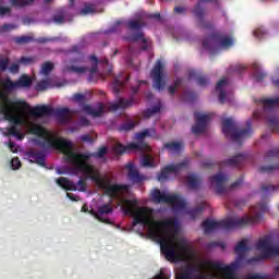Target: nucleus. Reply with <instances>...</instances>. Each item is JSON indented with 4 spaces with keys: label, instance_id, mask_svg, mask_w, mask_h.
Here are the masks:
<instances>
[{
    "label": "nucleus",
    "instance_id": "obj_1",
    "mask_svg": "<svg viewBox=\"0 0 279 279\" xmlns=\"http://www.w3.org/2000/svg\"><path fill=\"white\" fill-rule=\"evenodd\" d=\"M29 134L38 136L34 140L35 145L44 147L45 149H56L61 151L65 157L66 162H70L75 171H81L85 175H88L92 182L105 191V194L110 199H119V193L121 191H130L128 184H112L109 178H102L94 166H90L88 161L90 158H104L108 154V147L101 146L96 153H75L73 151V142L64 137H59L53 132L43 128L40 124L34 122L27 123Z\"/></svg>",
    "mask_w": 279,
    "mask_h": 279
},
{
    "label": "nucleus",
    "instance_id": "obj_2",
    "mask_svg": "<svg viewBox=\"0 0 279 279\" xmlns=\"http://www.w3.org/2000/svg\"><path fill=\"white\" fill-rule=\"evenodd\" d=\"M137 206V199H128L122 210L124 215L133 218V228H136L140 223L144 228H148V236L159 243L163 256L170 263H175V217L156 221L151 208Z\"/></svg>",
    "mask_w": 279,
    "mask_h": 279
},
{
    "label": "nucleus",
    "instance_id": "obj_3",
    "mask_svg": "<svg viewBox=\"0 0 279 279\" xmlns=\"http://www.w3.org/2000/svg\"><path fill=\"white\" fill-rule=\"evenodd\" d=\"M194 260L195 250L187 239L180 238V220L175 218V263L186 264L180 279H214L211 275L204 272V269H213L206 265L213 260H203L202 265L193 264Z\"/></svg>",
    "mask_w": 279,
    "mask_h": 279
},
{
    "label": "nucleus",
    "instance_id": "obj_4",
    "mask_svg": "<svg viewBox=\"0 0 279 279\" xmlns=\"http://www.w3.org/2000/svg\"><path fill=\"white\" fill-rule=\"evenodd\" d=\"M0 110L4 114L5 121L12 122V126L9 128V136H15L17 141H23L25 134L21 132L19 125H23V119L19 118L21 112L28 110V114L34 108L29 106L25 100H12L0 89Z\"/></svg>",
    "mask_w": 279,
    "mask_h": 279
},
{
    "label": "nucleus",
    "instance_id": "obj_5",
    "mask_svg": "<svg viewBox=\"0 0 279 279\" xmlns=\"http://www.w3.org/2000/svg\"><path fill=\"white\" fill-rule=\"evenodd\" d=\"M267 210L268 208L266 203H258L255 206V216L227 218L220 221L206 219L203 221L202 228L205 234H210V232H215V230H234L236 228H245V226H252V223L260 221V215H263V213H267Z\"/></svg>",
    "mask_w": 279,
    "mask_h": 279
},
{
    "label": "nucleus",
    "instance_id": "obj_6",
    "mask_svg": "<svg viewBox=\"0 0 279 279\" xmlns=\"http://www.w3.org/2000/svg\"><path fill=\"white\" fill-rule=\"evenodd\" d=\"M69 53H77V57L70 60V63H65L63 71L66 73H76L77 75H83V73L95 74L98 70L99 59L97 56L92 54L89 59L94 61V64L92 68L84 66V65H76V64H84L85 58L84 53L80 51V46H72L71 50H69Z\"/></svg>",
    "mask_w": 279,
    "mask_h": 279
},
{
    "label": "nucleus",
    "instance_id": "obj_7",
    "mask_svg": "<svg viewBox=\"0 0 279 279\" xmlns=\"http://www.w3.org/2000/svg\"><path fill=\"white\" fill-rule=\"evenodd\" d=\"M76 113L77 111L71 110L66 107L53 109L46 105L36 106L29 111V116L35 117L36 119L53 116L58 119L59 123H71V121H73V116Z\"/></svg>",
    "mask_w": 279,
    "mask_h": 279
},
{
    "label": "nucleus",
    "instance_id": "obj_8",
    "mask_svg": "<svg viewBox=\"0 0 279 279\" xmlns=\"http://www.w3.org/2000/svg\"><path fill=\"white\" fill-rule=\"evenodd\" d=\"M236 123H234V120L232 118H227L222 120V134L225 136H230L232 141L235 143H241L243 138H250L252 136V120L246 121V129H236Z\"/></svg>",
    "mask_w": 279,
    "mask_h": 279
},
{
    "label": "nucleus",
    "instance_id": "obj_9",
    "mask_svg": "<svg viewBox=\"0 0 279 279\" xmlns=\"http://www.w3.org/2000/svg\"><path fill=\"white\" fill-rule=\"evenodd\" d=\"M207 267H211L213 269H217L221 274V279H236V275L234 271L239 268V263L234 262L228 266H223L220 262H205ZM245 279H269L267 276L263 275H250Z\"/></svg>",
    "mask_w": 279,
    "mask_h": 279
},
{
    "label": "nucleus",
    "instance_id": "obj_10",
    "mask_svg": "<svg viewBox=\"0 0 279 279\" xmlns=\"http://www.w3.org/2000/svg\"><path fill=\"white\" fill-rule=\"evenodd\" d=\"M150 77L153 80V88L159 93L167 87V72H165V63L162 60H157L153 70L150 71Z\"/></svg>",
    "mask_w": 279,
    "mask_h": 279
},
{
    "label": "nucleus",
    "instance_id": "obj_11",
    "mask_svg": "<svg viewBox=\"0 0 279 279\" xmlns=\"http://www.w3.org/2000/svg\"><path fill=\"white\" fill-rule=\"evenodd\" d=\"M209 181L213 186H215L216 193L218 195H226L228 191H232V189H236L238 186H241L243 184V177L233 182L230 187L226 186V183L228 182V177H226V174L221 172H218L217 174L210 177Z\"/></svg>",
    "mask_w": 279,
    "mask_h": 279
},
{
    "label": "nucleus",
    "instance_id": "obj_12",
    "mask_svg": "<svg viewBox=\"0 0 279 279\" xmlns=\"http://www.w3.org/2000/svg\"><path fill=\"white\" fill-rule=\"evenodd\" d=\"M257 252H262V258H274L279 256V246H274V238L265 235L255 245Z\"/></svg>",
    "mask_w": 279,
    "mask_h": 279
},
{
    "label": "nucleus",
    "instance_id": "obj_13",
    "mask_svg": "<svg viewBox=\"0 0 279 279\" xmlns=\"http://www.w3.org/2000/svg\"><path fill=\"white\" fill-rule=\"evenodd\" d=\"M73 99L74 101H78L83 112L89 114L90 117H94V119L102 117L104 112H106V106L104 105V102H98L96 108H93L90 105L84 104L86 96H84L83 94H74Z\"/></svg>",
    "mask_w": 279,
    "mask_h": 279
},
{
    "label": "nucleus",
    "instance_id": "obj_14",
    "mask_svg": "<svg viewBox=\"0 0 279 279\" xmlns=\"http://www.w3.org/2000/svg\"><path fill=\"white\" fill-rule=\"evenodd\" d=\"M232 38L225 37L220 32L211 33L206 39L203 41L204 49H210L215 47V45L219 44L223 49H228V47H232Z\"/></svg>",
    "mask_w": 279,
    "mask_h": 279
},
{
    "label": "nucleus",
    "instance_id": "obj_15",
    "mask_svg": "<svg viewBox=\"0 0 279 279\" xmlns=\"http://www.w3.org/2000/svg\"><path fill=\"white\" fill-rule=\"evenodd\" d=\"M265 162H275L269 166L259 167V173H274L279 170V147L271 148L264 156Z\"/></svg>",
    "mask_w": 279,
    "mask_h": 279
},
{
    "label": "nucleus",
    "instance_id": "obj_16",
    "mask_svg": "<svg viewBox=\"0 0 279 279\" xmlns=\"http://www.w3.org/2000/svg\"><path fill=\"white\" fill-rule=\"evenodd\" d=\"M114 154H125V151H144L149 153L151 151V146L145 142H138V143H131L126 146H123V144L118 143L113 147Z\"/></svg>",
    "mask_w": 279,
    "mask_h": 279
},
{
    "label": "nucleus",
    "instance_id": "obj_17",
    "mask_svg": "<svg viewBox=\"0 0 279 279\" xmlns=\"http://www.w3.org/2000/svg\"><path fill=\"white\" fill-rule=\"evenodd\" d=\"M150 197L154 204H167L171 206L172 210H175V194H168L159 189L153 190Z\"/></svg>",
    "mask_w": 279,
    "mask_h": 279
},
{
    "label": "nucleus",
    "instance_id": "obj_18",
    "mask_svg": "<svg viewBox=\"0 0 279 279\" xmlns=\"http://www.w3.org/2000/svg\"><path fill=\"white\" fill-rule=\"evenodd\" d=\"M195 125L192 126V132L196 136L199 134H204L206 132V126L210 119H213V113H202V112H194Z\"/></svg>",
    "mask_w": 279,
    "mask_h": 279
},
{
    "label": "nucleus",
    "instance_id": "obj_19",
    "mask_svg": "<svg viewBox=\"0 0 279 279\" xmlns=\"http://www.w3.org/2000/svg\"><path fill=\"white\" fill-rule=\"evenodd\" d=\"M32 83H33V80L29 75L22 74L20 78L15 82L8 78L3 83V87L5 88V90H14V88H32Z\"/></svg>",
    "mask_w": 279,
    "mask_h": 279
},
{
    "label": "nucleus",
    "instance_id": "obj_20",
    "mask_svg": "<svg viewBox=\"0 0 279 279\" xmlns=\"http://www.w3.org/2000/svg\"><path fill=\"white\" fill-rule=\"evenodd\" d=\"M124 40H128V43H138V40H142V51H147L151 47V40L145 38V34L141 31L124 37Z\"/></svg>",
    "mask_w": 279,
    "mask_h": 279
},
{
    "label": "nucleus",
    "instance_id": "obj_21",
    "mask_svg": "<svg viewBox=\"0 0 279 279\" xmlns=\"http://www.w3.org/2000/svg\"><path fill=\"white\" fill-rule=\"evenodd\" d=\"M134 96H131L130 99L119 98L118 101L109 104L108 110L110 112H117V110H125L134 106Z\"/></svg>",
    "mask_w": 279,
    "mask_h": 279
},
{
    "label": "nucleus",
    "instance_id": "obj_22",
    "mask_svg": "<svg viewBox=\"0 0 279 279\" xmlns=\"http://www.w3.org/2000/svg\"><path fill=\"white\" fill-rule=\"evenodd\" d=\"M247 154H239L236 156H233L232 158H229L220 163V166L225 167H241L242 165H245L247 162Z\"/></svg>",
    "mask_w": 279,
    "mask_h": 279
},
{
    "label": "nucleus",
    "instance_id": "obj_23",
    "mask_svg": "<svg viewBox=\"0 0 279 279\" xmlns=\"http://www.w3.org/2000/svg\"><path fill=\"white\" fill-rule=\"evenodd\" d=\"M193 14L194 16H196V19L198 20V25L199 27H202L203 29H213V23L210 22H206L204 20V9L202 8V5L199 4V2L196 4V7L193 10Z\"/></svg>",
    "mask_w": 279,
    "mask_h": 279
},
{
    "label": "nucleus",
    "instance_id": "obj_24",
    "mask_svg": "<svg viewBox=\"0 0 279 279\" xmlns=\"http://www.w3.org/2000/svg\"><path fill=\"white\" fill-rule=\"evenodd\" d=\"M112 208V202L110 201L108 204H104L100 207H98V214H95L96 219L98 221H101V223H108L109 226L112 225V221L108 218H101L99 215H111L113 213Z\"/></svg>",
    "mask_w": 279,
    "mask_h": 279
},
{
    "label": "nucleus",
    "instance_id": "obj_25",
    "mask_svg": "<svg viewBox=\"0 0 279 279\" xmlns=\"http://www.w3.org/2000/svg\"><path fill=\"white\" fill-rule=\"evenodd\" d=\"M126 169L129 171L128 177L133 184H141L144 180H147V177L141 174L136 168H134V163L126 165Z\"/></svg>",
    "mask_w": 279,
    "mask_h": 279
},
{
    "label": "nucleus",
    "instance_id": "obj_26",
    "mask_svg": "<svg viewBox=\"0 0 279 279\" xmlns=\"http://www.w3.org/2000/svg\"><path fill=\"white\" fill-rule=\"evenodd\" d=\"M185 184L191 191H197L202 184V177L197 173H191L185 178Z\"/></svg>",
    "mask_w": 279,
    "mask_h": 279
},
{
    "label": "nucleus",
    "instance_id": "obj_27",
    "mask_svg": "<svg viewBox=\"0 0 279 279\" xmlns=\"http://www.w3.org/2000/svg\"><path fill=\"white\" fill-rule=\"evenodd\" d=\"M189 77L190 80H196L198 86H208L209 84L208 76L202 74L201 71L190 70Z\"/></svg>",
    "mask_w": 279,
    "mask_h": 279
},
{
    "label": "nucleus",
    "instance_id": "obj_28",
    "mask_svg": "<svg viewBox=\"0 0 279 279\" xmlns=\"http://www.w3.org/2000/svg\"><path fill=\"white\" fill-rule=\"evenodd\" d=\"M31 162H36L39 167H46V158L41 151L38 150H29L27 153Z\"/></svg>",
    "mask_w": 279,
    "mask_h": 279
},
{
    "label": "nucleus",
    "instance_id": "obj_29",
    "mask_svg": "<svg viewBox=\"0 0 279 279\" xmlns=\"http://www.w3.org/2000/svg\"><path fill=\"white\" fill-rule=\"evenodd\" d=\"M158 138V135L156 134V129L150 128V129H145L141 132L135 133V140L137 143H143L145 138Z\"/></svg>",
    "mask_w": 279,
    "mask_h": 279
},
{
    "label": "nucleus",
    "instance_id": "obj_30",
    "mask_svg": "<svg viewBox=\"0 0 279 279\" xmlns=\"http://www.w3.org/2000/svg\"><path fill=\"white\" fill-rule=\"evenodd\" d=\"M175 171V163H171L170 166H166L161 169V171L157 174L158 182H167L171 173Z\"/></svg>",
    "mask_w": 279,
    "mask_h": 279
},
{
    "label": "nucleus",
    "instance_id": "obj_31",
    "mask_svg": "<svg viewBox=\"0 0 279 279\" xmlns=\"http://www.w3.org/2000/svg\"><path fill=\"white\" fill-rule=\"evenodd\" d=\"M130 82V75L120 76L114 78L113 81V93L114 95H119L121 90L125 87V84Z\"/></svg>",
    "mask_w": 279,
    "mask_h": 279
},
{
    "label": "nucleus",
    "instance_id": "obj_32",
    "mask_svg": "<svg viewBox=\"0 0 279 279\" xmlns=\"http://www.w3.org/2000/svg\"><path fill=\"white\" fill-rule=\"evenodd\" d=\"M259 102L264 105L265 112H269L271 110H275V108H279V97L262 98Z\"/></svg>",
    "mask_w": 279,
    "mask_h": 279
},
{
    "label": "nucleus",
    "instance_id": "obj_33",
    "mask_svg": "<svg viewBox=\"0 0 279 279\" xmlns=\"http://www.w3.org/2000/svg\"><path fill=\"white\" fill-rule=\"evenodd\" d=\"M58 186H61L64 191H77V185L73 183V181L69 180L68 178L60 177L57 179Z\"/></svg>",
    "mask_w": 279,
    "mask_h": 279
},
{
    "label": "nucleus",
    "instance_id": "obj_34",
    "mask_svg": "<svg viewBox=\"0 0 279 279\" xmlns=\"http://www.w3.org/2000/svg\"><path fill=\"white\" fill-rule=\"evenodd\" d=\"M223 86H228V78H221L217 85H216V90L219 93V102L220 104H226V89H223Z\"/></svg>",
    "mask_w": 279,
    "mask_h": 279
},
{
    "label": "nucleus",
    "instance_id": "obj_35",
    "mask_svg": "<svg viewBox=\"0 0 279 279\" xmlns=\"http://www.w3.org/2000/svg\"><path fill=\"white\" fill-rule=\"evenodd\" d=\"M253 77L256 82H263L267 77V73L260 71V65L258 63L252 64Z\"/></svg>",
    "mask_w": 279,
    "mask_h": 279
},
{
    "label": "nucleus",
    "instance_id": "obj_36",
    "mask_svg": "<svg viewBox=\"0 0 279 279\" xmlns=\"http://www.w3.org/2000/svg\"><path fill=\"white\" fill-rule=\"evenodd\" d=\"M234 252H235V254H238V256H243V254H245V252H250V246H247V239H243L242 241H240L235 245Z\"/></svg>",
    "mask_w": 279,
    "mask_h": 279
},
{
    "label": "nucleus",
    "instance_id": "obj_37",
    "mask_svg": "<svg viewBox=\"0 0 279 279\" xmlns=\"http://www.w3.org/2000/svg\"><path fill=\"white\" fill-rule=\"evenodd\" d=\"M126 27H129V29H132V32H138L143 29V27H145V23L138 20H130L129 22H126Z\"/></svg>",
    "mask_w": 279,
    "mask_h": 279
},
{
    "label": "nucleus",
    "instance_id": "obj_38",
    "mask_svg": "<svg viewBox=\"0 0 279 279\" xmlns=\"http://www.w3.org/2000/svg\"><path fill=\"white\" fill-rule=\"evenodd\" d=\"M204 208H206L205 204H201L197 207L190 209L186 211L187 215H190L191 219H197L204 213Z\"/></svg>",
    "mask_w": 279,
    "mask_h": 279
},
{
    "label": "nucleus",
    "instance_id": "obj_39",
    "mask_svg": "<svg viewBox=\"0 0 279 279\" xmlns=\"http://www.w3.org/2000/svg\"><path fill=\"white\" fill-rule=\"evenodd\" d=\"M160 110H161L160 104L155 105L154 107L146 109L143 112V117H144V119H149V118L154 117V114H158V112H160Z\"/></svg>",
    "mask_w": 279,
    "mask_h": 279
},
{
    "label": "nucleus",
    "instance_id": "obj_40",
    "mask_svg": "<svg viewBox=\"0 0 279 279\" xmlns=\"http://www.w3.org/2000/svg\"><path fill=\"white\" fill-rule=\"evenodd\" d=\"M14 8H27L32 5L36 0H9Z\"/></svg>",
    "mask_w": 279,
    "mask_h": 279
},
{
    "label": "nucleus",
    "instance_id": "obj_41",
    "mask_svg": "<svg viewBox=\"0 0 279 279\" xmlns=\"http://www.w3.org/2000/svg\"><path fill=\"white\" fill-rule=\"evenodd\" d=\"M134 128H136V122L130 120V121L122 123L118 128V130H119V132H131V130H134Z\"/></svg>",
    "mask_w": 279,
    "mask_h": 279
},
{
    "label": "nucleus",
    "instance_id": "obj_42",
    "mask_svg": "<svg viewBox=\"0 0 279 279\" xmlns=\"http://www.w3.org/2000/svg\"><path fill=\"white\" fill-rule=\"evenodd\" d=\"M186 209V201L182 199L180 195L175 194V213L179 210H185Z\"/></svg>",
    "mask_w": 279,
    "mask_h": 279
},
{
    "label": "nucleus",
    "instance_id": "obj_43",
    "mask_svg": "<svg viewBox=\"0 0 279 279\" xmlns=\"http://www.w3.org/2000/svg\"><path fill=\"white\" fill-rule=\"evenodd\" d=\"M268 128H270L271 132L279 133V119L276 117H271L268 119Z\"/></svg>",
    "mask_w": 279,
    "mask_h": 279
},
{
    "label": "nucleus",
    "instance_id": "obj_44",
    "mask_svg": "<svg viewBox=\"0 0 279 279\" xmlns=\"http://www.w3.org/2000/svg\"><path fill=\"white\" fill-rule=\"evenodd\" d=\"M16 45H28V43H33L34 37L32 36H20L13 38Z\"/></svg>",
    "mask_w": 279,
    "mask_h": 279
},
{
    "label": "nucleus",
    "instance_id": "obj_45",
    "mask_svg": "<svg viewBox=\"0 0 279 279\" xmlns=\"http://www.w3.org/2000/svg\"><path fill=\"white\" fill-rule=\"evenodd\" d=\"M47 88H51V81L49 80H41L36 85L38 92L47 90Z\"/></svg>",
    "mask_w": 279,
    "mask_h": 279
},
{
    "label": "nucleus",
    "instance_id": "obj_46",
    "mask_svg": "<svg viewBox=\"0 0 279 279\" xmlns=\"http://www.w3.org/2000/svg\"><path fill=\"white\" fill-rule=\"evenodd\" d=\"M87 178H84V177H81L80 180L77 181V187H76V191H80L81 193H85L86 191V180H88V174H86Z\"/></svg>",
    "mask_w": 279,
    "mask_h": 279
},
{
    "label": "nucleus",
    "instance_id": "obj_47",
    "mask_svg": "<svg viewBox=\"0 0 279 279\" xmlns=\"http://www.w3.org/2000/svg\"><path fill=\"white\" fill-rule=\"evenodd\" d=\"M183 99L184 101L193 102L197 99V95L193 90H185L183 93Z\"/></svg>",
    "mask_w": 279,
    "mask_h": 279
},
{
    "label": "nucleus",
    "instance_id": "obj_48",
    "mask_svg": "<svg viewBox=\"0 0 279 279\" xmlns=\"http://www.w3.org/2000/svg\"><path fill=\"white\" fill-rule=\"evenodd\" d=\"M53 71V64L50 61L45 62L41 65V73L43 75H49Z\"/></svg>",
    "mask_w": 279,
    "mask_h": 279
},
{
    "label": "nucleus",
    "instance_id": "obj_49",
    "mask_svg": "<svg viewBox=\"0 0 279 279\" xmlns=\"http://www.w3.org/2000/svg\"><path fill=\"white\" fill-rule=\"evenodd\" d=\"M17 62L27 66V64H34L36 62V57H21Z\"/></svg>",
    "mask_w": 279,
    "mask_h": 279
},
{
    "label": "nucleus",
    "instance_id": "obj_50",
    "mask_svg": "<svg viewBox=\"0 0 279 279\" xmlns=\"http://www.w3.org/2000/svg\"><path fill=\"white\" fill-rule=\"evenodd\" d=\"M142 165L143 167H150V168L156 167V163H154V159L150 156H145L142 159Z\"/></svg>",
    "mask_w": 279,
    "mask_h": 279
},
{
    "label": "nucleus",
    "instance_id": "obj_51",
    "mask_svg": "<svg viewBox=\"0 0 279 279\" xmlns=\"http://www.w3.org/2000/svg\"><path fill=\"white\" fill-rule=\"evenodd\" d=\"M10 66V59L9 58H0V71L5 72L7 69Z\"/></svg>",
    "mask_w": 279,
    "mask_h": 279
},
{
    "label": "nucleus",
    "instance_id": "obj_52",
    "mask_svg": "<svg viewBox=\"0 0 279 279\" xmlns=\"http://www.w3.org/2000/svg\"><path fill=\"white\" fill-rule=\"evenodd\" d=\"M191 160L190 159H184L182 162H179L175 165V171L177 173L182 170V169H186V167H189Z\"/></svg>",
    "mask_w": 279,
    "mask_h": 279
},
{
    "label": "nucleus",
    "instance_id": "obj_53",
    "mask_svg": "<svg viewBox=\"0 0 279 279\" xmlns=\"http://www.w3.org/2000/svg\"><path fill=\"white\" fill-rule=\"evenodd\" d=\"M214 247H221V250H226V243L223 242H210L207 244L208 250H213Z\"/></svg>",
    "mask_w": 279,
    "mask_h": 279
},
{
    "label": "nucleus",
    "instance_id": "obj_54",
    "mask_svg": "<svg viewBox=\"0 0 279 279\" xmlns=\"http://www.w3.org/2000/svg\"><path fill=\"white\" fill-rule=\"evenodd\" d=\"M253 34H254L255 38H258L260 40V38H263L267 35V32L264 28H257L254 31Z\"/></svg>",
    "mask_w": 279,
    "mask_h": 279
},
{
    "label": "nucleus",
    "instance_id": "obj_55",
    "mask_svg": "<svg viewBox=\"0 0 279 279\" xmlns=\"http://www.w3.org/2000/svg\"><path fill=\"white\" fill-rule=\"evenodd\" d=\"M19 26L15 24H3L0 28V32H12V29H16Z\"/></svg>",
    "mask_w": 279,
    "mask_h": 279
},
{
    "label": "nucleus",
    "instance_id": "obj_56",
    "mask_svg": "<svg viewBox=\"0 0 279 279\" xmlns=\"http://www.w3.org/2000/svg\"><path fill=\"white\" fill-rule=\"evenodd\" d=\"M262 191H265V193H274V191H278V186L276 185H262Z\"/></svg>",
    "mask_w": 279,
    "mask_h": 279
},
{
    "label": "nucleus",
    "instance_id": "obj_57",
    "mask_svg": "<svg viewBox=\"0 0 279 279\" xmlns=\"http://www.w3.org/2000/svg\"><path fill=\"white\" fill-rule=\"evenodd\" d=\"M11 167L13 170L21 169V159L19 157H15L11 160Z\"/></svg>",
    "mask_w": 279,
    "mask_h": 279
},
{
    "label": "nucleus",
    "instance_id": "obj_58",
    "mask_svg": "<svg viewBox=\"0 0 279 279\" xmlns=\"http://www.w3.org/2000/svg\"><path fill=\"white\" fill-rule=\"evenodd\" d=\"M53 21L57 23V25H62V23H64V15L62 13H58L53 15Z\"/></svg>",
    "mask_w": 279,
    "mask_h": 279
},
{
    "label": "nucleus",
    "instance_id": "obj_59",
    "mask_svg": "<svg viewBox=\"0 0 279 279\" xmlns=\"http://www.w3.org/2000/svg\"><path fill=\"white\" fill-rule=\"evenodd\" d=\"M181 151H184V143L180 142V141H177L175 142V154H177V156L179 154H181Z\"/></svg>",
    "mask_w": 279,
    "mask_h": 279
},
{
    "label": "nucleus",
    "instance_id": "obj_60",
    "mask_svg": "<svg viewBox=\"0 0 279 279\" xmlns=\"http://www.w3.org/2000/svg\"><path fill=\"white\" fill-rule=\"evenodd\" d=\"M78 124L82 125L83 128H88V125H90V120L87 119L86 117H81L78 120Z\"/></svg>",
    "mask_w": 279,
    "mask_h": 279
},
{
    "label": "nucleus",
    "instance_id": "obj_61",
    "mask_svg": "<svg viewBox=\"0 0 279 279\" xmlns=\"http://www.w3.org/2000/svg\"><path fill=\"white\" fill-rule=\"evenodd\" d=\"M163 149H169V151H175V141H172L170 143H166L163 145Z\"/></svg>",
    "mask_w": 279,
    "mask_h": 279
},
{
    "label": "nucleus",
    "instance_id": "obj_62",
    "mask_svg": "<svg viewBox=\"0 0 279 279\" xmlns=\"http://www.w3.org/2000/svg\"><path fill=\"white\" fill-rule=\"evenodd\" d=\"M9 71L10 73H13V75H16V73H19L20 71L19 63L11 64V66L9 68Z\"/></svg>",
    "mask_w": 279,
    "mask_h": 279
},
{
    "label": "nucleus",
    "instance_id": "obj_63",
    "mask_svg": "<svg viewBox=\"0 0 279 279\" xmlns=\"http://www.w3.org/2000/svg\"><path fill=\"white\" fill-rule=\"evenodd\" d=\"M95 12V9H93L92 5H85L84 9H82V14H93Z\"/></svg>",
    "mask_w": 279,
    "mask_h": 279
},
{
    "label": "nucleus",
    "instance_id": "obj_64",
    "mask_svg": "<svg viewBox=\"0 0 279 279\" xmlns=\"http://www.w3.org/2000/svg\"><path fill=\"white\" fill-rule=\"evenodd\" d=\"M81 141H82L83 143H93V138H92L90 135H88V134L82 135V136H81Z\"/></svg>",
    "mask_w": 279,
    "mask_h": 279
}]
</instances>
